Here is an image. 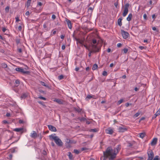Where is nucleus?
<instances>
[{
	"mask_svg": "<svg viewBox=\"0 0 160 160\" xmlns=\"http://www.w3.org/2000/svg\"><path fill=\"white\" fill-rule=\"evenodd\" d=\"M18 122L19 123H22L23 122V121L22 120H19Z\"/></svg>",
	"mask_w": 160,
	"mask_h": 160,
	"instance_id": "13d9d810",
	"label": "nucleus"
},
{
	"mask_svg": "<svg viewBox=\"0 0 160 160\" xmlns=\"http://www.w3.org/2000/svg\"><path fill=\"white\" fill-rule=\"evenodd\" d=\"M157 140L158 139L157 138H153L151 142V145L153 146L156 145L157 142Z\"/></svg>",
	"mask_w": 160,
	"mask_h": 160,
	"instance_id": "f8f14e48",
	"label": "nucleus"
},
{
	"mask_svg": "<svg viewBox=\"0 0 160 160\" xmlns=\"http://www.w3.org/2000/svg\"><path fill=\"white\" fill-rule=\"evenodd\" d=\"M152 18L153 19V20H154L155 18V14H153L152 15Z\"/></svg>",
	"mask_w": 160,
	"mask_h": 160,
	"instance_id": "e2e57ef3",
	"label": "nucleus"
},
{
	"mask_svg": "<svg viewBox=\"0 0 160 160\" xmlns=\"http://www.w3.org/2000/svg\"><path fill=\"white\" fill-rule=\"evenodd\" d=\"M93 8L90 7L88 8V10H90L91 11V12H92L93 11Z\"/></svg>",
	"mask_w": 160,
	"mask_h": 160,
	"instance_id": "a18cd8bd",
	"label": "nucleus"
},
{
	"mask_svg": "<svg viewBox=\"0 0 160 160\" xmlns=\"http://www.w3.org/2000/svg\"><path fill=\"white\" fill-rule=\"evenodd\" d=\"M68 156L70 160H72V155L70 152H68Z\"/></svg>",
	"mask_w": 160,
	"mask_h": 160,
	"instance_id": "412c9836",
	"label": "nucleus"
},
{
	"mask_svg": "<svg viewBox=\"0 0 160 160\" xmlns=\"http://www.w3.org/2000/svg\"><path fill=\"white\" fill-rule=\"evenodd\" d=\"M116 150H118L117 148L113 149L111 147H108L107 148L106 152H103L104 155L106 158L109 157V160H113L116 157Z\"/></svg>",
	"mask_w": 160,
	"mask_h": 160,
	"instance_id": "f257e3e1",
	"label": "nucleus"
},
{
	"mask_svg": "<svg viewBox=\"0 0 160 160\" xmlns=\"http://www.w3.org/2000/svg\"><path fill=\"white\" fill-rule=\"evenodd\" d=\"M123 101V99H122L119 100L118 102V104L119 105L121 104Z\"/></svg>",
	"mask_w": 160,
	"mask_h": 160,
	"instance_id": "473e14b6",
	"label": "nucleus"
},
{
	"mask_svg": "<svg viewBox=\"0 0 160 160\" xmlns=\"http://www.w3.org/2000/svg\"><path fill=\"white\" fill-rule=\"evenodd\" d=\"M132 146V144L130 142L128 143V144L127 145V147H131Z\"/></svg>",
	"mask_w": 160,
	"mask_h": 160,
	"instance_id": "a19ab883",
	"label": "nucleus"
},
{
	"mask_svg": "<svg viewBox=\"0 0 160 160\" xmlns=\"http://www.w3.org/2000/svg\"><path fill=\"white\" fill-rule=\"evenodd\" d=\"M73 152L75 153L76 154H78L80 152V151L77 149H74Z\"/></svg>",
	"mask_w": 160,
	"mask_h": 160,
	"instance_id": "7c9ffc66",
	"label": "nucleus"
},
{
	"mask_svg": "<svg viewBox=\"0 0 160 160\" xmlns=\"http://www.w3.org/2000/svg\"><path fill=\"white\" fill-rule=\"evenodd\" d=\"M105 132L106 133L109 134H112L114 132V130L113 129L111 128H108L105 130Z\"/></svg>",
	"mask_w": 160,
	"mask_h": 160,
	"instance_id": "6e6552de",
	"label": "nucleus"
},
{
	"mask_svg": "<svg viewBox=\"0 0 160 160\" xmlns=\"http://www.w3.org/2000/svg\"><path fill=\"white\" fill-rule=\"evenodd\" d=\"M47 126L50 131L53 132H56L57 131L56 128L54 126L51 125H48Z\"/></svg>",
	"mask_w": 160,
	"mask_h": 160,
	"instance_id": "1a4fd4ad",
	"label": "nucleus"
},
{
	"mask_svg": "<svg viewBox=\"0 0 160 160\" xmlns=\"http://www.w3.org/2000/svg\"><path fill=\"white\" fill-rule=\"evenodd\" d=\"M29 14V11H27L25 13V15L27 16H28Z\"/></svg>",
	"mask_w": 160,
	"mask_h": 160,
	"instance_id": "680f3d73",
	"label": "nucleus"
},
{
	"mask_svg": "<svg viewBox=\"0 0 160 160\" xmlns=\"http://www.w3.org/2000/svg\"><path fill=\"white\" fill-rule=\"evenodd\" d=\"M38 103H39V104H40L41 105H43V102H42L41 101H38Z\"/></svg>",
	"mask_w": 160,
	"mask_h": 160,
	"instance_id": "864d4df0",
	"label": "nucleus"
},
{
	"mask_svg": "<svg viewBox=\"0 0 160 160\" xmlns=\"http://www.w3.org/2000/svg\"><path fill=\"white\" fill-rule=\"evenodd\" d=\"M23 130V128H15L14 129V131L17 132H20L22 131Z\"/></svg>",
	"mask_w": 160,
	"mask_h": 160,
	"instance_id": "f3484780",
	"label": "nucleus"
},
{
	"mask_svg": "<svg viewBox=\"0 0 160 160\" xmlns=\"http://www.w3.org/2000/svg\"><path fill=\"white\" fill-rule=\"evenodd\" d=\"M40 83L43 86H44L48 88H49L50 87L48 85L46 84L44 82L42 81H40Z\"/></svg>",
	"mask_w": 160,
	"mask_h": 160,
	"instance_id": "4468645a",
	"label": "nucleus"
},
{
	"mask_svg": "<svg viewBox=\"0 0 160 160\" xmlns=\"http://www.w3.org/2000/svg\"><path fill=\"white\" fill-rule=\"evenodd\" d=\"M54 101L56 102L59 104H61L62 103V102L61 101V100L60 99L55 98L54 100Z\"/></svg>",
	"mask_w": 160,
	"mask_h": 160,
	"instance_id": "a211bd4d",
	"label": "nucleus"
},
{
	"mask_svg": "<svg viewBox=\"0 0 160 160\" xmlns=\"http://www.w3.org/2000/svg\"><path fill=\"white\" fill-rule=\"evenodd\" d=\"M143 17L144 20H146L147 19V15L146 14L144 13L143 14Z\"/></svg>",
	"mask_w": 160,
	"mask_h": 160,
	"instance_id": "e433bc0d",
	"label": "nucleus"
},
{
	"mask_svg": "<svg viewBox=\"0 0 160 160\" xmlns=\"http://www.w3.org/2000/svg\"><path fill=\"white\" fill-rule=\"evenodd\" d=\"M97 40L96 39H93L92 41V42L93 44L92 45V48L93 49V51L95 52H98L99 51L100 48L98 47L96 45L94 44L96 43Z\"/></svg>",
	"mask_w": 160,
	"mask_h": 160,
	"instance_id": "7ed1b4c3",
	"label": "nucleus"
},
{
	"mask_svg": "<svg viewBox=\"0 0 160 160\" xmlns=\"http://www.w3.org/2000/svg\"><path fill=\"white\" fill-rule=\"evenodd\" d=\"M65 142L66 143H70V140L67 138Z\"/></svg>",
	"mask_w": 160,
	"mask_h": 160,
	"instance_id": "79ce46f5",
	"label": "nucleus"
},
{
	"mask_svg": "<svg viewBox=\"0 0 160 160\" xmlns=\"http://www.w3.org/2000/svg\"><path fill=\"white\" fill-rule=\"evenodd\" d=\"M101 160H106L104 157H101Z\"/></svg>",
	"mask_w": 160,
	"mask_h": 160,
	"instance_id": "0e129e2a",
	"label": "nucleus"
},
{
	"mask_svg": "<svg viewBox=\"0 0 160 160\" xmlns=\"http://www.w3.org/2000/svg\"><path fill=\"white\" fill-rule=\"evenodd\" d=\"M31 1V0H27V2L26 4L27 8H28L29 7V6H30Z\"/></svg>",
	"mask_w": 160,
	"mask_h": 160,
	"instance_id": "6ab92c4d",
	"label": "nucleus"
},
{
	"mask_svg": "<svg viewBox=\"0 0 160 160\" xmlns=\"http://www.w3.org/2000/svg\"><path fill=\"white\" fill-rule=\"evenodd\" d=\"M1 66L3 68H6L7 67V65L6 63H2Z\"/></svg>",
	"mask_w": 160,
	"mask_h": 160,
	"instance_id": "a878e982",
	"label": "nucleus"
},
{
	"mask_svg": "<svg viewBox=\"0 0 160 160\" xmlns=\"http://www.w3.org/2000/svg\"><path fill=\"white\" fill-rule=\"evenodd\" d=\"M131 103H126V104H125V106L126 107H128L129 105H131Z\"/></svg>",
	"mask_w": 160,
	"mask_h": 160,
	"instance_id": "bf43d9fd",
	"label": "nucleus"
},
{
	"mask_svg": "<svg viewBox=\"0 0 160 160\" xmlns=\"http://www.w3.org/2000/svg\"><path fill=\"white\" fill-rule=\"evenodd\" d=\"M140 113L139 112H137V113H136L134 115V116L135 117H138V116L140 115Z\"/></svg>",
	"mask_w": 160,
	"mask_h": 160,
	"instance_id": "4c0bfd02",
	"label": "nucleus"
},
{
	"mask_svg": "<svg viewBox=\"0 0 160 160\" xmlns=\"http://www.w3.org/2000/svg\"><path fill=\"white\" fill-rule=\"evenodd\" d=\"M2 30L3 32H5L6 30V29L4 27L2 28Z\"/></svg>",
	"mask_w": 160,
	"mask_h": 160,
	"instance_id": "8fccbe9b",
	"label": "nucleus"
},
{
	"mask_svg": "<svg viewBox=\"0 0 160 160\" xmlns=\"http://www.w3.org/2000/svg\"><path fill=\"white\" fill-rule=\"evenodd\" d=\"M64 38V36L63 35H61L60 36V38L62 39H63Z\"/></svg>",
	"mask_w": 160,
	"mask_h": 160,
	"instance_id": "774afa93",
	"label": "nucleus"
},
{
	"mask_svg": "<svg viewBox=\"0 0 160 160\" xmlns=\"http://www.w3.org/2000/svg\"><path fill=\"white\" fill-rule=\"evenodd\" d=\"M88 149L87 148H81V151H84V150H87Z\"/></svg>",
	"mask_w": 160,
	"mask_h": 160,
	"instance_id": "de8ad7c7",
	"label": "nucleus"
},
{
	"mask_svg": "<svg viewBox=\"0 0 160 160\" xmlns=\"http://www.w3.org/2000/svg\"><path fill=\"white\" fill-rule=\"evenodd\" d=\"M118 130L119 132H124L127 130L128 128L126 126L122 125L118 127Z\"/></svg>",
	"mask_w": 160,
	"mask_h": 160,
	"instance_id": "20e7f679",
	"label": "nucleus"
},
{
	"mask_svg": "<svg viewBox=\"0 0 160 160\" xmlns=\"http://www.w3.org/2000/svg\"><path fill=\"white\" fill-rule=\"evenodd\" d=\"M38 136L37 134L35 131H32L30 133V136L33 138H35Z\"/></svg>",
	"mask_w": 160,
	"mask_h": 160,
	"instance_id": "9d476101",
	"label": "nucleus"
},
{
	"mask_svg": "<svg viewBox=\"0 0 160 160\" xmlns=\"http://www.w3.org/2000/svg\"><path fill=\"white\" fill-rule=\"evenodd\" d=\"M122 46V44L121 43H118L117 44V46L118 47H120Z\"/></svg>",
	"mask_w": 160,
	"mask_h": 160,
	"instance_id": "3c124183",
	"label": "nucleus"
},
{
	"mask_svg": "<svg viewBox=\"0 0 160 160\" xmlns=\"http://www.w3.org/2000/svg\"><path fill=\"white\" fill-rule=\"evenodd\" d=\"M129 4L127 3L125 5V8L124 12L122 14L123 17H125L128 14V8L129 6Z\"/></svg>",
	"mask_w": 160,
	"mask_h": 160,
	"instance_id": "39448f33",
	"label": "nucleus"
},
{
	"mask_svg": "<svg viewBox=\"0 0 160 160\" xmlns=\"http://www.w3.org/2000/svg\"><path fill=\"white\" fill-rule=\"evenodd\" d=\"M22 68L21 67H18L15 68V70L18 72H20Z\"/></svg>",
	"mask_w": 160,
	"mask_h": 160,
	"instance_id": "c85d7f7f",
	"label": "nucleus"
},
{
	"mask_svg": "<svg viewBox=\"0 0 160 160\" xmlns=\"http://www.w3.org/2000/svg\"><path fill=\"white\" fill-rule=\"evenodd\" d=\"M153 160H158V156H156L153 158Z\"/></svg>",
	"mask_w": 160,
	"mask_h": 160,
	"instance_id": "37998d69",
	"label": "nucleus"
},
{
	"mask_svg": "<svg viewBox=\"0 0 160 160\" xmlns=\"http://www.w3.org/2000/svg\"><path fill=\"white\" fill-rule=\"evenodd\" d=\"M65 45H62V50H64L65 49Z\"/></svg>",
	"mask_w": 160,
	"mask_h": 160,
	"instance_id": "5fc2aeb1",
	"label": "nucleus"
},
{
	"mask_svg": "<svg viewBox=\"0 0 160 160\" xmlns=\"http://www.w3.org/2000/svg\"><path fill=\"white\" fill-rule=\"evenodd\" d=\"M19 81L18 80H17L15 81V83L16 84V85L17 86H18L19 85Z\"/></svg>",
	"mask_w": 160,
	"mask_h": 160,
	"instance_id": "bb28decb",
	"label": "nucleus"
},
{
	"mask_svg": "<svg viewBox=\"0 0 160 160\" xmlns=\"http://www.w3.org/2000/svg\"><path fill=\"white\" fill-rule=\"evenodd\" d=\"M18 51L19 53H21L22 52V50L21 48H18Z\"/></svg>",
	"mask_w": 160,
	"mask_h": 160,
	"instance_id": "6e6d98bb",
	"label": "nucleus"
},
{
	"mask_svg": "<svg viewBox=\"0 0 160 160\" xmlns=\"http://www.w3.org/2000/svg\"><path fill=\"white\" fill-rule=\"evenodd\" d=\"M98 67V65L96 64H94L92 67V69L94 70L97 68Z\"/></svg>",
	"mask_w": 160,
	"mask_h": 160,
	"instance_id": "aec40b11",
	"label": "nucleus"
},
{
	"mask_svg": "<svg viewBox=\"0 0 160 160\" xmlns=\"http://www.w3.org/2000/svg\"><path fill=\"white\" fill-rule=\"evenodd\" d=\"M160 114V108H159L158 110L156 112L155 115H156V116H158Z\"/></svg>",
	"mask_w": 160,
	"mask_h": 160,
	"instance_id": "cd10ccee",
	"label": "nucleus"
},
{
	"mask_svg": "<svg viewBox=\"0 0 160 160\" xmlns=\"http://www.w3.org/2000/svg\"><path fill=\"white\" fill-rule=\"evenodd\" d=\"M76 41H77V42L83 45V41L82 40H79L78 39H76Z\"/></svg>",
	"mask_w": 160,
	"mask_h": 160,
	"instance_id": "b1692460",
	"label": "nucleus"
},
{
	"mask_svg": "<svg viewBox=\"0 0 160 160\" xmlns=\"http://www.w3.org/2000/svg\"><path fill=\"white\" fill-rule=\"evenodd\" d=\"M52 18L53 19H55L56 18V16L54 15V14H53L52 15Z\"/></svg>",
	"mask_w": 160,
	"mask_h": 160,
	"instance_id": "09e8293b",
	"label": "nucleus"
},
{
	"mask_svg": "<svg viewBox=\"0 0 160 160\" xmlns=\"http://www.w3.org/2000/svg\"><path fill=\"white\" fill-rule=\"evenodd\" d=\"M87 98L89 99H90L92 98V96L90 95H88L87 96Z\"/></svg>",
	"mask_w": 160,
	"mask_h": 160,
	"instance_id": "69168bd1",
	"label": "nucleus"
},
{
	"mask_svg": "<svg viewBox=\"0 0 160 160\" xmlns=\"http://www.w3.org/2000/svg\"><path fill=\"white\" fill-rule=\"evenodd\" d=\"M102 75L104 76H106L107 75V72L106 71H104L102 73Z\"/></svg>",
	"mask_w": 160,
	"mask_h": 160,
	"instance_id": "c9c22d12",
	"label": "nucleus"
},
{
	"mask_svg": "<svg viewBox=\"0 0 160 160\" xmlns=\"http://www.w3.org/2000/svg\"><path fill=\"white\" fill-rule=\"evenodd\" d=\"M122 18H119L118 20V25L120 27H121L122 25Z\"/></svg>",
	"mask_w": 160,
	"mask_h": 160,
	"instance_id": "2eb2a0df",
	"label": "nucleus"
},
{
	"mask_svg": "<svg viewBox=\"0 0 160 160\" xmlns=\"http://www.w3.org/2000/svg\"><path fill=\"white\" fill-rule=\"evenodd\" d=\"M148 158L147 160H152L154 157V154L152 151H149L148 152Z\"/></svg>",
	"mask_w": 160,
	"mask_h": 160,
	"instance_id": "0eeeda50",
	"label": "nucleus"
},
{
	"mask_svg": "<svg viewBox=\"0 0 160 160\" xmlns=\"http://www.w3.org/2000/svg\"><path fill=\"white\" fill-rule=\"evenodd\" d=\"M12 158V154H9V156L8 158L10 159H11Z\"/></svg>",
	"mask_w": 160,
	"mask_h": 160,
	"instance_id": "4d7b16f0",
	"label": "nucleus"
},
{
	"mask_svg": "<svg viewBox=\"0 0 160 160\" xmlns=\"http://www.w3.org/2000/svg\"><path fill=\"white\" fill-rule=\"evenodd\" d=\"M76 143V141L73 140H71L70 142V143Z\"/></svg>",
	"mask_w": 160,
	"mask_h": 160,
	"instance_id": "58836bf2",
	"label": "nucleus"
},
{
	"mask_svg": "<svg viewBox=\"0 0 160 160\" xmlns=\"http://www.w3.org/2000/svg\"><path fill=\"white\" fill-rule=\"evenodd\" d=\"M42 5V2H38V6H41Z\"/></svg>",
	"mask_w": 160,
	"mask_h": 160,
	"instance_id": "603ef678",
	"label": "nucleus"
},
{
	"mask_svg": "<svg viewBox=\"0 0 160 160\" xmlns=\"http://www.w3.org/2000/svg\"><path fill=\"white\" fill-rule=\"evenodd\" d=\"M49 137L51 140H54L55 142L58 146L60 147L62 146L63 143L58 136L52 134L49 136Z\"/></svg>",
	"mask_w": 160,
	"mask_h": 160,
	"instance_id": "f03ea898",
	"label": "nucleus"
},
{
	"mask_svg": "<svg viewBox=\"0 0 160 160\" xmlns=\"http://www.w3.org/2000/svg\"><path fill=\"white\" fill-rule=\"evenodd\" d=\"M27 94H26L24 93L21 96L20 98L21 99H24L27 97Z\"/></svg>",
	"mask_w": 160,
	"mask_h": 160,
	"instance_id": "393cba45",
	"label": "nucleus"
},
{
	"mask_svg": "<svg viewBox=\"0 0 160 160\" xmlns=\"http://www.w3.org/2000/svg\"><path fill=\"white\" fill-rule=\"evenodd\" d=\"M20 72H21L23 74H28L29 73V72L28 71H26L24 70V69L22 68L20 71Z\"/></svg>",
	"mask_w": 160,
	"mask_h": 160,
	"instance_id": "ddd939ff",
	"label": "nucleus"
},
{
	"mask_svg": "<svg viewBox=\"0 0 160 160\" xmlns=\"http://www.w3.org/2000/svg\"><path fill=\"white\" fill-rule=\"evenodd\" d=\"M91 131L92 132H96L97 130H96V129H91Z\"/></svg>",
	"mask_w": 160,
	"mask_h": 160,
	"instance_id": "052dcab7",
	"label": "nucleus"
},
{
	"mask_svg": "<svg viewBox=\"0 0 160 160\" xmlns=\"http://www.w3.org/2000/svg\"><path fill=\"white\" fill-rule=\"evenodd\" d=\"M122 51L124 52V54H126L128 51V49L126 48H124L122 50Z\"/></svg>",
	"mask_w": 160,
	"mask_h": 160,
	"instance_id": "72a5a7b5",
	"label": "nucleus"
},
{
	"mask_svg": "<svg viewBox=\"0 0 160 160\" xmlns=\"http://www.w3.org/2000/svg\"><path fill=\"white\" fill-rule=\"evenodd\" d=\"M145 135V132L141 133H139V137L142 138H143Z\"/></svg>",
	"mask_w": 160,
	"mask_h": 160,
	"instance_id": "4be33fe9",
	"label": "nucleus"
},
{
	"mask_svg": "<svg viewBox=\"0 0 160 160\" xmlns=\"http://www.w3.org/2000/svg\"><path fill=\"white\" fill-rule=\"evenodd\" d=\"M3 122L4 124H6L8 123V122L6 120H3Z\"/></svg>",
	"mask_w": 160,
	"mask_h": 160,
	"instance_id": "338daca9",
	"label": "nucleus"
},
{
	"mask_svg": "<svg viewBox=\"0 0 160 160\" xmlns=\"http://www.w3.org/2000/svg\"><path fill=\"white\" fill-rule=\"evenodd\" d=\"M58 79L59 80H61L63 78V76L62 75H61L58 77Z\"/></svg>",
	"mask_w": 160,
	"mask_h": 160,
	"instance_id": "2f4dec72",
	"label": "nucleus"
},
{
	"mask_svg": "<svg viewBox=\"0 0 160 160\" xmlns=\"http://www.w3.org/2000/svg\"><path fill=\"white\" fill-rule=\"evenodd\" d=\"M74 109L76 111L78 112H80L81 111V109L79 108H74Z\"/></svg>",
	"mask_w": 160,
	"mask_h": 160,
	"instance_id": "5701e85b",
	"label": "nucleus"
},
{
	"mask_svg": "<svg viewBox=\"0 0 160 160\" xmlns=\"http://www.w3.org/2000/svg\"><path fill=\"white\" fill-rule=\"evenodd\" d=\"M65 21L66 22V23L68 26V28L70 29H71L72 28V24L71 21H70L68 19H66Z\"/></svg>",
	"mask_w": 160,
	"mask_h": 160,
	"instance_id": "9b49d317",
	"label": "nucleus"
},
{
	"mask_svg": "<svg viewBox=\"0 0 160 160\" xmlns=\"http://www.w3.org/2000/svg\"><path fill=\"white\" fill-rule=\"evenodd\" d=\"M22 27L21 26V25L19 26L18 27V30L19 31H21L22 30Z\"/></svg>",
	"mask_w": 160,
	"mask_h": 160,
	"instance_id": "49530a36",
	"label": "nucleus"
},
{
	"mask_svg": "<svg viewBox=\"0 0 160 160\" xmlns=\"http://www.w3.org/2000/svg\"><path fill=\"white\" fill-rule=\"evenodd\" d=\"M9 6H7L5 8V11L6 12H8L9 11Z\"/></svg>",
	"mask_w": 160,
	"mask_h": 160,
	"instance_id": "c756f323",
	"label": "nucleus"
},
{
	"mask_svg": "<svg viewBox=\"0 0 160 160\" xmlns=\"http://www.w3.org/2000/svg\"><path fill=\"white\" fill-rule=\"evenodd\" d=\"M121 33L123 38L124 39H126L129 36V33L123 30H121Z\"/></svg>",
	"mask_w": 160,
	"mask_h": 160,
	"instance_id": "423d86ee",
	"label": "nucleus"
},
{
	"mask_svg": "<svg viewBox=\"0 0 160 160\" xmlns=\"http://www.w3.org/2000/svg\"><path fill=\"white\" fill-rule=\"evenodd\" d=\"M16 22H18L20 21L19 18L18 17L15 18Z\"/></svg>",
	"mask_w": 160,
	"mask_h": 160,
	"instance_id": "c03bdc74",
	"label": "nucleus"
},
{
	"mask_svg": "<svg viewBox=\"0 0 160 160\" xmlns=\"http://www.w3.org/2000/svg\"><path fill=\"white\" fill-rule=\"evenodd\" d=\"M132 17V13H129L127 18V20L128 21H130Z\"/></svg>",
	"mask_w": 160,
	"mask_h": 160,
	"instance_id": "dca6fc26",
	"label": "nucleus"
},
{
	"mask_svg": "<svg viewBox=\"0 0 160 160\" xmlns=\"http://www.w3.org/2000/svg\"><path fill=\"white\" fill-rule=\"evenodd\" d=\"M38 98H39L41 99L44 100H46V98L43 97L42 96H39L38 97Z\"/></svg>",
	"mask_w": 160,
	"mask_h": 160,
	"instance_id": "f704fd0d",
	"label": "nucleus"
},
{
	"mask_svg": "<svg viewBox=\"0 0 160 160\" xmlns=\"http://www.w3.org/2000/svg\"><path fill=\"white\" fill-rule=\"evenodd\" d=\"M139 48L141 49V50H142L143 49H145L146 48V47H144L142 46H140L139 47Z\"/></svg>",
	"mask_w": 160,
	"mask_h": 160,
	"instance_id": "ea45409f",
	"label": "nucleus"
}]
</instances>
